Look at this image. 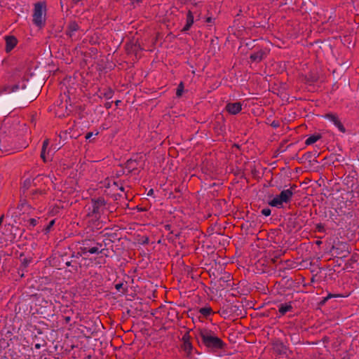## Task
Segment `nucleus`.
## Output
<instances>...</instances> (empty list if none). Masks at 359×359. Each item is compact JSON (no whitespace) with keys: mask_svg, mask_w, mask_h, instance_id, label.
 <instances>
[{"mask_svg":"<svg viewBox=\"0 0 359 359\" xmlns=\"http://www.w3.org/2000/svg\"><path fill=\"white\" fill-rule=\"evenodd\" d=\"M18 90H20V97L29 102L35 100L39 95V88L29 79H22L18 83L11 86H7L5 88V91L8 93L15 92Z\"/></svg>","mask_w":359,"mask_h":359,"instance_id":"nucleus-1","label":"nucleus"},{"mask_svg":"<svg viewBox=\"0 0 359 359\" xmlns=\"http://www.w3.org/2000/svg\"><path fill=\"white\" fill-rule=\"evenodd\" d=\"M198 335L201 339L202 344L209 352L217 353L218 351L223 350L226 347V344L210 330H200Z\"/></svg>","mask_w":359,"mask_h":359,"instance_id":"nucleus-2","label":"nucleus"},{"mask_svg":"<svg viewBox=\"0 0 359 359\" xmlns=\"http://www.w3.org/2000/svg\"><path fill=\"white\" fill-rule=\"evenodd\" d=\"M103 243H104V246L107 245L104 240L102 243H100L95 238H85L79 241V244L81 248V252L84 254V255H87L88 254H102L104 251L107 250V249L103 248Z\"/></svg>","mask_w":359,"mask_h":359,"instance_id":"nucleus-3","label":"nucleus"},{"mask_svg":"<svg viewBox=\"0 0 359 359\" xmlns=\"http://www.w3.org/2000/svg\"><path fill=\"white\" fill-rule=\"evenodd\" d=\"M46 4L44 1H39L34 4L32 22L38 27L41 28L46 25Z\"/></svg>","mask_w":359,"mask_h":359,"instance_id":"nucleus-4","label":"nucleus"},{"mask_svg":"<svg viewBox=\"0 0 359 359\" xmlns=\"http://www.w3.org/2000/svg\"><path fill=\"white\" fill-rule=\"evenodd\" d=\"M100 325H102V323L98 318L86 320L84 324L81 325V333L86 338H90L92 335L97 332Z\"/></svg>","mask_w":359,"mask_h":359,"instance_id":"nucleus-5","label":"nucleus"},{"mask_svg":"<svg viewBox=\"0 0 359 359\" xmlns=\"http://www.w3.org/2000/svg\"><path fill=\"white\" fill-rule=\"evenodd\" d=\"M302 215L301 211L296 212L287 218L286 227L288 232L290 233L294 229H300L304 225V221L300 218Z\"/></svg>","mask_w":359,"mask_h":359,"instance_id":"nucleus-6","label":"nucleus"},{"mask_svg":"<svg viewBox=\"0 0 359 359\" xmlns=\"http://www.w3.org/2000/svg\"><path fill=\"white\" fill-rule=\"evenodd\" d=\"M336 257L343 259L347 257L351 251L350 245L345 242H337L332 247Z\"/></svg>","mask_w":359,"mask_h":359,"instance_id":"nucleus-7","label":"nucleus"},{"mask_svg":"<svg viewBox=\"0 0 359 359\" xmlns=\"http://www.w3.org/2000/svg\"><path fill=\"white\" fill-rule=\"evenodd\" d=\"M106 205V201L102 197L92 199V210L88 213V217H100L101 208Z\"/></svg>","mask_w":359,"mask_h":359,"instance_id":"nucleus-8","label":"nucleus"},{"mask_svg":"<svg viewBox=\"0 0 359 359\" xmlns=\"http://www.w3.org/2000/svg\"><path fill=\"white\" fill-rule=\"evenodd\" d=\"M325 118L333 123V124L343 133L346 132V128L341 122L339 116L336 114L329 113L325 115Z\"/></svg>","mask_w":359,"mask_h":359,"instance_id":"nucleus-9","label":"nucleus"},{"mask_svg":"<svg viewBox=\"0 0 359 359\" xmlns=\"http://www.w3.org/2000/svg\"><path fill=\"white\" fill-rule=\"evenodd\" d=\"M297 187L296 184H292L290 189L281 191L280 195L285 203H290L292 201V198Z\"/></svg>","mask_w":359,"mask_h":359,"instance_id":"nucleus-10","label":"nucleus"},{"mask_svg":"<svg viewBox=\"0 0 359 359\" xmlns=\"http://www.w3.org/2000/svg\"><path fill=\"white\" fill-rule=\"evenodd\" d=\"M142 48L140 46V44L136 41H129L126 43V51L127 54H135L137 55L138 52L142 50Z\"/></svg>","mask_w":359,"mask_h":359,"instance_id":"nucleus-11","label":"nucleus"},{"mask_svg":"<svg viewBox=\"0 0 359 359\" xmlns=\"http://www.w3.org/2000/svg\"><path fill=\"white\" fill-rule=\"evenodd\" d=\"M225 109L230 114L236 115L238 114L242 109V104L240 102H229L225 107Z\"/></svg>","mask_w":359,"mask_h":359,"instance_id":"nucleus-12","label":"nucleus"},{"mask_svg":"<svg viewBox=\"0 0 359 359\" xmlns=\"http://www.w3.org/2000/svg\"><path fill=\"white\" fill-rule=\"evenodd\" d=\"M273 349L278 355L287 353V347L280 340H276L273 343Z\"/></svg>","mask_w":359,"mask_h":359,"instance_id":"nucleus-13","label":"nucleus"},{"mask_svg":"<svg viewBox=\"0 0 359 359\" xmlns=\"http://www.w3.org/2000/svg\"><path fill=\"white\" fill-rule=\"evenodd\" d=\"M348 297V295H344L341 294H332L329 293L326 297H323V299L319 302L320 306H323L326 304L327 301L330 299H334V301L335 302H339L340 299Z\"/></svg>","mask_w":359,"mask_h":359,"instance_id":"nucleus-14","label":"nucleus"},{"mask_svg":"<svg viewBox=\"0 0 359 359\" xmlns=\"http://www.w3.org/2000/svg\"><path fill=\"white\" fill-rule=\"evenodd\" d=\"M292 304V302H289L283 304H280L278 306L280 316H283L288 312H293L294 308Z\"/></svg>","mask_w":359,"mask_h":359,"instance_id":"nucleus-15","label":"nucleus"},{"mask_svg":"<svg viewBox=\"0 0 359 359\" xmlns=\"http://www.w3.org/2000/svg\"><path fill=\"white\" fill-rule=\"evenodd\" d=\"M6 40V51L9 53L17 45L18 40L14 36H6L5 37Z\"/></svg>","mask_w":359,"mask_h":359,"instance_id":"nucleus-16","label":"nucleus"},{"mask_svg":"<svg viewBox=\"0 0 359 359\" xmlns=\"http://www.w3.org/2000/svg\"><path fill=\"white\" fill-rule=\"evenodd\" d=\"M79 29V26L76 21H70L67 26L65 34L69 37L72 38L74 33Z\"/></svg>","mask_w":359,"mask_h":359,"instance_id":"nucleus-17","label":"nucleus"},{"mask_svg":"<svg viewBox=\"0 0 359 359\" xmlns=\"http://www.w3.org/2000/svg\"><path fill=\"white\" fill-rule=\"evenodd\" d=\"M139 159L137 158H130L125 163V168L128 170L129 173L135 171L137 168V165H139Z\"/></svg>","mask_w":359,"mask_h":359,"instance_id":"nucleus-18","label":"nucleus"},{"mask_svg":"<svg viewBox=\"0 0 359 359\" xmlns=\"http://www.w3.org/2000/svg\"><path fill=\"white\" fill-rule=\"evenodd\" d=\"M194 15L191 11H189L187 14V22L184 27L182 28V32H186L189 30L192 25L194 24Z\"/></svg>","mask_w":359,"mask_h":359,"instance_id":"nucleus-19","label":"nucleus"},{"mask_svg":"<svg viewBox=\"0 0 359 359\" xmlns=\"http://www.w3.org/2000/svg\"><path fill=\"white\" fill-rule=\"evenodd\" d=\"M285 203L280 195H276L272 200L268 202L269 205L271 207H276L280 208L283 207V204Z\"/></svg>","mask_w":359,"mask_h":359,"instance_id":"nucleus-20","label":"nucleus"},{"mask_svg":"<svg viewBox=\"0 0 359 359\" xmlns=\"http://www.w3.org/2000/svg\"><path fill=\"white\" fill-rule=\"evenodd\" d=\"M264 55L265 53L262 50H260L252 53L250 56V59L252 62H259L263 60Z\"/></svg>","mask_w":359,"mask_h":359,"instance_id":"nucleus-21","label":"nucleus"},{"mask_svg":"<svg viewBox=\"0 0 359 359\" xmlns=\"http://www.w3.org/2000/svg\"><path fill=\"white\" fill-rule=\"evenodd\" d=\"M100 217H93L89 222V226H91L93 230L95 229L99 230L102 228V222L100 221Z\"/></svg>","mask_w":359,"mask_h":359,"instance_id":"nucleus-22","label":"nucleus"},{"mask_svg":"<svg viewBox=\"0 0 359 359\" xmlns=\"http://www.w3.org/2000/svg\"><path fill=\"white\" fill-rule=\"evenodd\" d=\"M321 138L322 135L320 134H313L306 140L305 144L306 145L313 144Z\"/></svg>","mask_w":359,"mask_h":359,"instance_id":"nucleus-23","label":"nucleus"},{"mask_svg":"<svg viewBox=\"0 0 359 359\" xmlns=\"http://www.w3.org/2000/svg\"><path fill=\"white\" fill-rule=\"evenodd\" d=\"M66 266H71L72 270L74 271H78L79 268H81V264L80 263H77L76 260L67 261L65 262Z\"/></svg>","mask_w":359,"mask_h":359,"instance_id":"nucleus-24","label":"nucleus"},{"mask_svg":"<svg viewBox=\"0 0 359 359\" xmlns=\"http://www.w3.org/2000/svg\"><path fill=\"white\" fill-rule=\"evenodd\" d=\"M48 144H49V140L46 139L43 142V145H42L41 151V158L43 159V161L44 162L47 161L46 157V148L48 147Z\"/></svg>","mask_w":359,"mask_h":359,"instance_id":"nucleus-25","label":"nucleus"},{"mask_svg":"<svg viewBox=\"0 0 359 359\" xmlns=\"http://www.w3.org/2000/svg\"><path fill=\"white\" fill-rule=\"evenodd\" d=\"M182 349L187 353V355H189L191 351L193 350L192 344L190 342H183L181 346Z\"/></svg>","mask_w":359,"mask_h":359,"instance_id":"nucleus-26","label":"nucleus"},{"mask_svg":"<svg viewBox=\"0 0 359 359\" xmlns=\"http://www.w3.org/2000/svg\"><path fill=\"white\" fill-rule=\"evenodd\" d=\"M199 313L204 317L207 318L212 313V309L211 307H203L199 309Z\"/></svg>","mask_w":359,"mask_h":359,"instance_id":"nucleus-27","label":"nucleus"},{"mask_svg":"<svg viewBox=\"0 0 359 359\" xmlns=\"http://www.w3.org/2000/svg\"><path fill=\"white\" fill-rule=\"evenodd\" d=\"M32 187V180L26 179L22 185L21 189L22 190L23 194H25L26 191H27Z\"/></svg>","mask_w":359,"mask_h":359,"instance_id":"nucleus-28","label":"nucleus"},{"mask_svg":"<svg viewBox=\"0 0 359 359\" xmlns=\"http://www.w3.org/2000/svg\"><path fill=\"white\" fill-rule=\"evenodd\" d=\"M181 196V190L180 187L175 189V192H170L169 198H180Z\"/></svg>","mask_w":359,"mask_h":359,"instance_id":"nucleus-29","label":"nucleus"},{"mask_svg":"<svg viewBox=\"0 0 359 359\" xmlns=\"http://www.w3.org/2000/svg\"><path fill=\"white\" fill-rule=\"evenodd\" d=\"M115 288L116 290L118 291H121V292L123 294H126L128 291V288L127 287H123V283H117L115 285Z\"/></svg>","mask_w":359,"mask_h":359,"instance_id":"nucleus-30","label":"nucleus"},{"mask_svg":"<svg viewBox=\"0 0 359 359\" xmlns=\"http://www.w3.org/2000/svg\"><path fill=\"white\" fill-rule=\"evenodd\" d=\"M184 86L183 82H180L179 83V85L177 86V91H176V95L177 97L182 96L183 90H184Z\"/></svg>","mask_w":359,"mask_h":359,"instance_id":"nucleus-31","label":"nucleus"},{"mask_svg":"<svg viewBox=\"0 0 359 359\" xmlns=\"http://www.w3.org/2000/svg\"><path fill=\"white\" fill-rule=\"evenodd\" d=\"M30 262H31V259H28V258L23 259L22 262V264L20 265V269L23 271L24 269H25L28 266V265L29 264Z\"/></svg>","mask_w":359,"mask_h":359,"instance_id":"nucleus-32","label":"nucleus"},{"mask_svg":"<svg viewBox=\"0 0 359 359\" xmlns=\"http://www.w3.org/2000/svg\"><path fill=\"white\" fill-rule=\"evenodd\" d=\"M114 92L111 89L109 88L104 93V97L109 100L111 99L113 96Z\"/></svg>","mask_w":359,"mask_h":359,"instance_id":"nucleus-33","label":"nucleus"},{"mask_svg":"<svg viewBox=\"0 0 359 359\" xmlns=\"http://www.w3.org/2000/svg\"><path fill=\"white\" fill-rule=\"evenodd\" d=\"M78 252H73L71 255V258H76V259H79L81 257H82L83 255H84V254L81 253V248L80 247L78 249Z\"/></svg>","mask_w":359,"mask_h":359,"instance_id":"nucleus-34","label":"nucleus"},{"mask_svg":"<svg viewBox=\"0 0 359 359\" xmlns=\"http://www.w3.org/2000/svg\"><path fill=\"white\" fill-rule=\"evenodd\" d=\"M55 224V219L51 220L48 224L43 229L45 233H47L50 231V229Z\"/></svg>","mask_w":359,"mask_h":359,"instance_id":"nucleus-35","label":"nucleus"},{"mask_svg":"<svg viewBox=\"0 0 359 359\" xmlns=\"http://www.w3.org/2000/svg\"><path fill=\"white\" fill-rule=\"evenodd\" d=\"M191 330H188L182 338V342H190L191 336L189 335V332Z\"/></svg>","mask_w":359,"mask_h":359,"instance_id":"nucleus-36","label":"nucleus"},{"mask_svg":"<svg viewBox=\"0 0 359 359\" xmlns=\"http://www.w3.org/2000/svg\"><path fill=\"white\" fill-rule=\"evenodd\" d=\"M357 257H358L357 254L353 255L351 256V259L346 263V269L348 268V265H349L351 264V262H357Z\"/></svg>","mask_w":359,"mask_h":359,"instance_id":"nucleus-37","label":"nucleus"},{"mask_svg":"<svg viewBox=\"0 0 359 359\" xmlns=\"http://www.w3.org/2000/svg\"><path fill=\"white\" fill-rule=\"evenodd\" d=\"M45 194V191L44 190H41V189L34 190L32 192V198L34 199L37 194Z\"/></svg>","mask_w":359,"mask_h":359,"instance_id":"nucleus-38","label":"nucleus"},{"mask_svg":"<svg viewBox=\"0 0 359 359\" xmlns=\"http://www.w3.org/2000/svg\"><path fill=\"white\" fill-rule=\"evenodd\" d=\"M262 214L266 217H268L271 215V210L270 208H264L261 211Z\"/></svg>","mask_w":359,"mask_h":359,"instance_id":"nucleus-39","label":"nucleus"},{"mask_svg":"<svg viewBox=\"0 0 359 359\" xmlns=\"http://www.w3.org/2000/svg\"><path fill=\"white\" fill-rule=\"evenodd\" d=\"M38 220L35 218H31L28 220L29 226L34 227L37 224Z\"/></svg>","mask_w":359,"mask_h":359,"instance_id":"nucleus-40","label":"nucleus"},{"mask_svg":"<svg viewBox=\"0 0 359 359\" xmlns=\"http://www.w3.org/2000/svg\"><path fill=\"white\" fill-rule=\"evenodd\" d=\"M316 230L318 232H323L325 231V227L324 225L321 223L317 224L316 226Z\"/></svg>","mask_w":359,"mask_h":359,"instance_id":"nucleus-41","label":"nucleus"},{"mask_svg":"<svg viewBox=\"0 0 359 359\" xmlns=\"http://www.w3.org/2000/svg\"><path fill=\"white\" fill-rule=\"evenodd\" d=\"M313 157V153L312 152H306L305 153L302 158H304L306 160H309L311 161V158Z\"/></svg>","mask_w":359,"mask_h":359,"instance_id":"nucleus-42","label":"nucleus"},{"mask_svg":"<svg viewBox=\"0 0 359 359\" xmlns=\"http://www.w3.org/2000/svg\"><path fill=\"white\" fill-rule=\"evenodd\" d=\"M144 0H130V4L135 7L136 5H140Z\"/></svg>","mask_w":359,"mask_h":359,"instance_id":"nucleus-43","label":"nucleus"},{"mask_svg":"<svg viewBox=\"0 0 359 359\" xmlns=\"http://www.w3.org/2000/svg\"><path fill=\"white\" fill-rule=\"evenodd\" d=\"M40 179V176H38L36 178L32 180V186L33 185L36 187L38 184V182H39Z\"/></svg>","mask_w":359,"mask_h":359,"instance_id":"nucleus-44","label":"nucleus"},{"mask_svg":"<svg viewBox=\"0 0 359 359\" xmlns=\"http://www.w3.org/2000/svg\"><path fill=\"white\" fill-rule=\"evenodd\" d=\"M116 236H117V234L116 233H106L104 234V237L107 236V237H110L114 239L116 238Z\"/></svg>","mask_w":359,"mask_h":359,"instance_id":"nucleus-45","label":"nucleus"},{"mask_svg":"<svg viewBox=\"0 0 359 359\" xmlns=\"http://www.w3.org/2000/svg\"><path fill=\"white\" fill-rule=\"evenodd\" d=\"M271 126L274 128H277L280 126V123L278 121H273L271 123Z\"/></svg>","mask_w":359,"mask_h":359,"instance_id":"nucleus-46","label":"nucleus"},{"mask_svg":"<svg viewBox=\"0 0 359 359\" xmlns=\"http://www.w3.org/2000/svg\"><path fill=\"white\" fill-rule=\"evenodd\" d=\"M93 135V132H89V133H86V137H86V140H88V139H90Z\"/></svg>","mask_w":359,"mask_h":359,"instance_id":"nucleus-47","label":"nucleus"},{"mask_svg":"<svg viewBox=\"0 0 359 359\" xmlns=\"http://www.w3.org/2000/svg\"><path fill=\"white\" fill-rule=\"evenodd\" d=\"M144 239L142 240V243L143 244H147L149 243V238L148 237H144Z\"/></svg>","mask_w":359,"mask_h":359,"instance_id":"nucleus-48","label":"nucleus"},{"mask_svg":"<svg viewBox=\"0 0 359 359\" xmlns=\"http://www.w3.org/2000/svg\"><path fill=\"white\" fill-rule=\"evenodd\" d=\"M213 20L214 19L212 18L208 17V18H206L205 22H208V23H210V22H212L213 21Z\"/></svg>","mask_w":359,"mask_h":359,"instance_id":"nucleus-49","label":"nucleus"},{"mask_svg":"<svg viewBox=\"0 0 359 359\" xmlns=\"http://www.w3.org/2000/svg\"><path fill=\"white\" fill-rule=\"evenodd\" d=\"M104 107L106 109H109L111 107V102H106Z\"/></svg>","mask_w":359,"mask_h":359,"instance_id":"nucleus-50","label":"nucleus"},{"mask_svg":"<svg viewBox=\"0 0 359 359\" xmlns=\"http://www.w3.org/2000/svg\"><path fill=\"white\" fill-rule=\"evenodd\" d=\"M65 323H69L70 322V320H71V317H69V316H66V317L65 318Z\"/></svg>","mask_w":359,"mask_h":359,"instance_id":"nucleus-51","label":"nucleus"},{"mask_svg":"<svg viewBox=\"0 0 359 359\" xmlns=\"http://www.w3.org/2000/svg\"><path fill=\"white\" fill-rule=\"evenodd\" d=\"M137 209L140 212L146 211V208H139L138 206H137Z\"/></svg>","mask_w":359,"mask_h":359,"instance_id":"nucleus-52","label":"nucleus"},{"mask_svg":"<svg viewBox=\"0 0 359 359\" xmlns=\"http://www.w3.org/2000/svg\"><path fill=\"white\" fill-rule=\"evenodd\" d=\"M4 215H2L1 217H0V226H1L2 224V222L4 221Z\"/></svg>","mask_w":359,"mask_h":359,"instance_id":"nucleus-53","label":"nucleus"},{"mask_svg":"<svg viewBox=\"0 0 359 359\" xmlns=\"http://www.w3.org/2000/svg\"><path fill=\"white\" fill-rule=\"evenodd\" d=\"M153 194H154V190H153L152 189H151L149 191V192H148L147 195H148V196H151V195H153Z\"/></svg>","mask_w":359,"mask_h":359,"instance_id":"nucleus-54","label":"nucleus"},{"mask_svg":"<svg viewBox=\"0 0 359 359\" xmlns=\"http://www.w3.org/2000/svg\"><path fill=\"white\" fill-rule=\"evenodd\" d=\"M34 346H35V348H36V349H39V348H40V347H41V344H36Z\"/></svg>","mask_w":359,"mask_h":359,"instance_id":"nucleus-55","label":"nucleus"},{"mask_svg":"<svg viewBox=\"0 0 359 359\" xmlns=\"http://www.w3.org/2000/svg\"><path fill=\"white\" fill-rule=\"evenodd\" d=\"M120 102H121V100H116V101L115 102V104H116V106H118V104H119Z\"/></svg>","mask_w":359,"mask_h":359,"instance_id":"nucleus-56","label":"nucleus"},{"mask_svg":"<svg viewBox=\"0 0 359 359\" xmlns=\"http://www.w3.org/2000/svg\"><path fill=\"white\" fill-rule=\"evenodd\" d=\"M119 189H120L121 191H124V188H123V187H121L119 188Z\"/></svg>","mask_w":359,"mask_h":359,"instance_id":"nucleus-57","label":"nucleus"},{"mask_svg":"<svg viewBox=\"0 0 359 359\" xmlns=\"http://www.w3.org/2000/svg\"><path fill=\"white\" fill-rule=\"evenodd\" d=\"M20 207H21V208H22V207H23V203H22V204L19 205L18 208H20Z\"/></svg>","mask_w":359,"mask_h":359,"instance_id":"nucleus-58","label":"nucleus"},{"mask_svg":"<svg viewBox=\"0 0 359 359\" xmlns=\"http://www.w3.org/2000/svg\"><path fill=\"white\" fill-rule=\"evenodd\" d=\"M165 228H166L167 229H170V225H166V226H165Z\"/></svg>","mask_w":359,"mask_h":359,"instance_id":"nucleus-59","label":"nucleus"},{"mask_svg":"<svg viewBox=\"0 0 359 359\" xmlns=\"http://www.w3.org/2000/svg\"><path fill=\"white\" fill-rule=\"evenodd\" d=\"M116 1H118V0H116Z\"/></svg>","mask_w":359,"mask_h":359,"instance_id":"nucleus-60","label":"nucleus"},{"mask_svg":"<svg viewBox=\"0 0 359 359\" xmlns=\"http://www.w3.org/2000/svg\"><path fill=\"white\" fill-rule=\"evenodd\" d=\"M44 359H46V358Z\"/></svg>","mask_w":359,"mask_h":359,"instance_id":"nucleus-61","label":"nucleus"}]
</instances>
